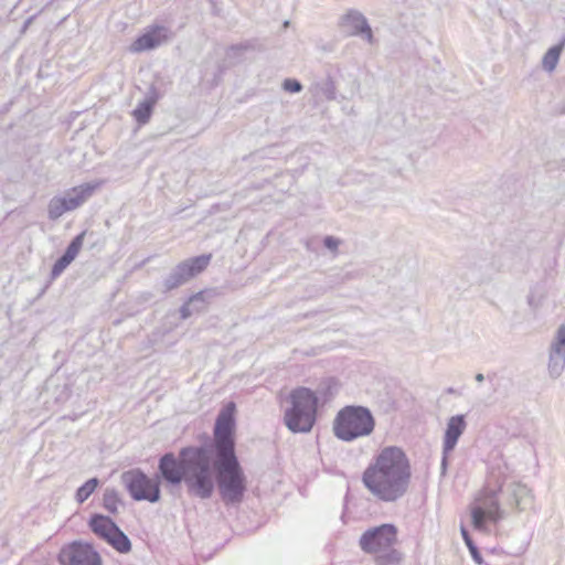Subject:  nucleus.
I'll return each mask as SVG.
<instances>
[{
    "label": "nucleus",
    "instance_id": "1",
    "mask_svg": "<svg viewBox=\"0 0 565 565\" xmlns=\"http://www.w3.org/2000/svg\"><path fill=\"white\" fill-rule=\"evenodd\" d=\"M235 412V404L227 403L220 412L214 428V441L218 457L217 484L220 493L226 502H239L246 490V478L234 452Z\"/></svg>",
    "mask_w": 565,
    "mask_h": 565
},
{
    "label": "nucleus",
    "instance_id": "2",
    "mask_svg": "<svg viewBox=\"0 0 565 565\" xmlns=\"http://www.w3.org/2000/svg\"><path fill=\"white\" fill-rule=\"evenodd\" d=\"M161 477L169 483L186 482L189 491L200 498H209L215 486V469L209 450L199 447L181 449L179 458L169 452L159 461Z\"/></svg>",
    "mask_w": 565,
    "mask_h": 565
},
{
    "label": "nucleus",
    "instance_id": "3",
    "mask_svg": "<svg viewBox=\"0 0 565 565\" xmlns=\"http://www.w3.org/2000/svg\"><path fill=\"white\" fill-rule=\"evenodd\" d=\"M411 477V463L405 452L390 446L383 448L366 467L362 482L376 499L393 502L406 493Z\"/></svg>",
    "mask_w": 565,
    "mask_h": 565
},
{
    "label": "nucleus",
    "instance_id": "4",
    "mask_svg": "<svg viewBox=\"0 0 565 565\" xmlns=\"http://www.w3.org/2000/svg\"><path fill=\"white\" fill-rule=\"evenodd\" d=\"M505 473L501 469H491L487 476L483 488L470 504L472 525L476 530L486 529L487 522L497 523L501 516L498 495L505 482Z\"/></svg>",
    "mask_w": 565,
    "mask_h": 565
},
{
    "label": "nucleus",
    "instance_id": "5",
    "mask_svg": "<svg viewBox=\"0 0 565 565\" xmlns=\"http://www.w3.org/2000/svg\"><path fill=\"white\" fill-rule=\"evenodd\" d=\"M398 542V531L393 524H382L366 530L359 544L363 552L374 555L376 565H399L402 553L394 546Z\"/></svg>",
    "mask_w": 565,
    "mask_h": 565
},
{
    "label": "nucleus",
    "instance_id": "6",
    "mask_svg": "<svg viewBox=\"0 0 565 565\" xmlns=\"http://www.w3.org/2000/svg\"><path fill=\"white\" fill-rule=\"evenodd\" d=\"M284 420L294 433H308L316 423L318 397L307 387L292 390L287 397Z\"/></svg>",
    "mask_w": 565,
    "mask_h": 565
},
{
    "label": "nucleus",
    "instance_id": "7",
    "mask_svg": "<svg viewBox=\"0 0 565 565\" xmlns=\"http://www.w3.org/2000/svg\"><path fill=\"white\" fill-rule=\"evenodd\" d=\"M374 428V419L369 409L360 406H347L341 409L333 424L338 438L350 441L366 436Z\"/></svg>",
    "mask_w": 565,
    "mask_h": 565
},
{
    "label": "nucleus",
    "instance_id": "8",
    "mask_svg": "<svg viewBox=\"0 0 565 565\" xmlns=\"http://www.w3.org/2000/svg\"><path fill=\"white\" fill-rule=\"evenodd\" d=\"M122 481L130 495L137 501L157 502L160 499L159 482L139 469L125 472Z\"/></svg>",
    "mask_w": 565,
    "mask_h": 565
},
{
    "label": "nucleus",
    "instance_id": "9",
    "mask_svg": "<svg viewBox=\"0 0 565 565\" xmlns=\"http://www.w3.org/2000/svg\"><path fill=\"white\" fill-rule=\"evenodd\" d=\"M58 561L61 565H102L100 556L92 545L81 542L62 547Z\"/></svg>",
    "mask_w": 565,
    "mask_h": 565
},
{
    "label": "nucleus",
    "instance_id": "10",
    "mask_svg": "<svg viewBox=\"0 0 565 565\" xmlns=\"http://www.w3.org/2000/svg\"><path fill=\"white\" fill-rule=\"evenodd\" d=\"M168 40V33L163 26H151L145 33L139 35L130 45L129 51L141 53L156 49Z\"/></svg>",
    "mask_w": 565,
    "mask_h": 565
},
{
    "label": "nucleus",
    "instance_id": "11",
    "mask_svg": "<svg viewBox=\"0 0 565 565\" xmlns=\"http://www.w3.org/2000/svg\"><path fill=\"white\" fill-rule=\"evenodd\" d=\"M211 255H201L190 258L178 266L175 282L172 287L186 281L188 279L202 273L210 264Z\"/></svg>",
    "mask_w": 565,
    "mask_h": 565
},
{
    "label": "nucleus",
    "instance_id": "12",
    "mask_svg": "<svg viewBox=\"0 0 565 565\" xmlns=\"http://www.w3.org/2000/svg\"><path fill=\"white\" fill-rule=\"evenodd\" d=\"M466 428V422L463 419V416H452L447 425V429L445 433V441H444V450L445 452L451 451L457 441L458 438L461 436Z\"/></svg>",
    "mask_w": 565,
    "mask_h": 565
},
{
    "label": "nucleus",
    "instance_id": "13",
    "mask_svg": "<svg viewBox=\"0 0 565 565\" xmlns=\"http://www.w3.org/2000/svg\"><path fill=\"white\" fill-rule=\"evenodd\" d=\"M94 192V186L83 184L73 188L65 198H62L70 211L81 206Z\"/></svg>",
    "mask_w": 565,
    "mask_h": 565
},
{
    "label": "nucleus",
    "instance_id": "14",
    "mask_svg": "<svg viewBox=\"0 0 565 565\" xmlns=\"http://www.w3.org/2000/svg\"><path fill=\"white\" fill-rule=\"evenodd\" d=\"M92 531L104 540H108L117 529L116 524L107 516L94 515L89 522Z\"/></svg>",
    "mask_w": 565,
    "mask_h": 565
},
{
    "label": "nucleus",
    "instance_id": "15",
    "mask_svg": "<svg viewBox=\"0 0 565 565\" xmlns=\"http://www.w3.org/2000/svg\"><path fill=\"white\" fill-rule=\"evenodd\" d=\"M154 104V98H149L141 102L132 113L134 118L141 125L148 122L151 117Z\"/></svg>",
    "mask_w": 565,
    "mask_h": 565
},
{
    "label": "nucleus",
    "instance_id": "16",
    "mask_svg": "<svg viewBox=\"0 0 565 565\" xmlns=\"http://www.w3.org/2000/svg\"><path fill=\"white\" fill-rule=\"evenodd\" d=\"M117 551L126 553L130 550L128 537L117 527L107 540Z\"/></svg>",
    "mask_w": 565,
    "mask_h": 565
},
{
    "label": "nucleus",
    "instance_id": "17",
    "mask_svg": "<svg viewBox=\"0 0 565 565\" xmlns=\"http://www.w3.org/2000/svg\"><path fill=\"white\" fill-rule=\"evenodd\" d=\"M563 45H564L563 43L555 45L546 52V54L544 55L543 61H542L545 70L553 71L555 68V66L558 63L562 50H563Z\"/></svg>",
    "mask_w": 565,
    "mask_h": 565
},
{
    "label": "nucleus",
    "instance_id": "18",
    "mask_svg": "<svg viewBox=\"0 0 565 565\" xmlns=\"http://www.w3.org/2000/svg\"><path fill=\"white\" fill-rule=\"evenodd\" d=\"M347 24H354L356 33H367V36L371 38V29L367 26L366 21L360 14L350 13L344 18Z\"/></svg>",
    "mask_w": 565,
    "mask_h": 565
},
{
    "label": "nucleus",
    "instance_id": "19",
    "mask_svg": "<svg viewBox=\"0 0 565 565\" xmlns=\"http://www.w3.org/2000/svg\"><path fill=\"white\" fill-rule=\"evenodd\" d=\"M98 486V480L96 478H92L87 480L76 492V500L79 503L86 501L89 495L96 490Z\"/></svg>",
    "mask_w": 565,
    "mask_h": 565
},
{
    "label": "nucleus",
    "instance_id": "20",
    "mask_svg": "<svg viewBox=\"0 0 565 565\" xmlns=\"http://www.w3.org/2000/svg\"><path fill=\"white\" fill-rule=\"evenodd\" d=\"M70 211L62 198L53 199L49 205V215L52 220L58 218L65 212Z\"/></svg>",
    "mask_w": 565,
    "mask_h": 565
},
{
    "label": "nucleus",
    "instance_id": "21",
    "mask_svg": "<svg viewBox=\"0 0 565 565\" xmlns=\"http://www.w3.org/2000/svg\"><path fill=\"white\" fill-rule=\"evenodd\" d=\"M84 236H85V233H81L78 234L72 242L71 244L68 245L66 252H65V255L67 257H70L72 260L75 259V257L78 255L82 246H83V243H84Z\"/></svg>",
    "mask_w": 565,
    "mask_h": 565
},
{
    "label": "nucleus",
    "instance_id": "22",
    "mask_svg": "<svg viewBox=\"0 0 565 565\" xmlns=\"http://www.w3.org/2000/svg\"><path fill=\"white\" fill-rule=\"evenodd\" d=\"M72 262L73 260L64 254L54 264L53 269H52L53 276H58Z\"/></svg>",
    "mask_w": 565,
    "mask_h": 565
},
{
    "label": "nucleus",
    "instance_id": "23",
    "mask_svg": "<svg viewBox=\"0 0 565 565\" xmlns=\"http://www.w3.org/2000/svg\"><path fill=\"white\" fill-rule=\"evenodd\" d=\"M553 349L557 354L565 353V327L559 328L557 332V340Z\"/></svg>",
    "mask_w": 565,
    "mask_h": 565
},
{
    "label": "nucleus",
    "instance_id": "24",
    "mask_svg": "<svg viewBox=\"0 0 565 565\" xmlns=\"http://www.w3.org/2000/svg\"><path fill=\"white\" fill-rule=\"evenodd\" d=\"M284 88L290 93H297L301 89V85L295 79H286L284 83Z\"/></svg>",
    "mask_w": 565,
    "mask_h": 565
},
{
    "label": "nucleus",
    "instance_id": "25",
    "mask_svg": "<svg viewBox=\"0 0 565 565\" xmlns=\"http://www.w3.org/2000/svg\"><path fill=\"white\" fill-rule=\"evenodd\" d=\"M473 559L478 563V564H481L482 563V558H481V555L479 554L477 547L475 546V544H471L470 546H468Z\"/></svg>",
    "mask_w": 565,
    "mask_h": 565
},
{
    "label": "nucleus",
    "instance_id": "26",
    "mask_svg": "<svg viewBox=\"0 0 565 565\" xmlns=\"http://www.w3.org/2000/svg\"><path fill=\"white\" fill-rule=\"evenodd\" d=\"M324 244L330 249H335L338 247L339 242L333 237H327L324 239Z\"/></svg>",
    "mask_w": 565,
    "mask_h": 565
},
{
    "label": "nucleus",
    "instance_id": "27",
    "mask_svg": "<svg viewBox=\"0 0 565 565\" xmlns=\"http://www.w3.org/2000/svg\"><path fill=\"white\" fill-rule=\"evenodd\" d=\"M461 534H462V537H463L467 546H470L471 544H473L471 537L469 536L468 531L463 526L461 527Z\"/></svg>",
    "mask_w": 565,
    "mask_h": 565
}]
</instances>
